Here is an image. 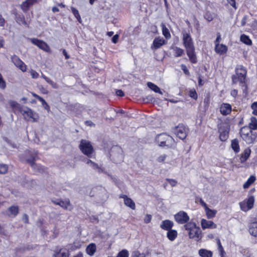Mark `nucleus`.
<instances>
[{
	"label": "nucleus",
	"instance_id": "nucleus-1",
	"mask_svg": "<svg viewBox=\"0 0 257 257\" xmlns=\"http://www.w3.org/2000/svg\"><path fill=\"white\" fill-rule=\"evenodd\" d=\"M182 35L183 44L186 49L189 61L192 64H196L197 63V57L191 36L189 33L186 32H183Z\"/></svg>",
	"mask_w": 257,
	"mask_h": 257
},
{
	"label": "nucleus",
	"instance_id": "nucleus-2",
	"mask_svg": "<svg viewBox=\"0 0 257 257\" xmlns=\"http://www.w3.org/2000/svg\"><path fill=\"white\" fill-rule=\"evenodd\" d=\"M247 71L246 68L241 65H238L235 69V74L231 76L232 83L235 84L238 82L242 87L246 90L247 86L246 83Z\"/></svg>",
	"mask_w": 257,
	"mask_h": 257
},
{
	"label": "nucleus",
	"instance_id": "nucleus-3",
	"mask_svg": "<svg viewBox=\"0 0 257 257\" xmlns=\"http://www.w3.org/2000/svg\"><path fill=\"white\" fill-rule=\"evenodd\" d=\"M155 142L160 147L172 148L175 147V140L172 137L166 133H161L156 136Z\"/></svg>",
	"mask_w": 257,
	"mask_h": 257
},
{
	"label": "nucleus",
	"instance_id": "nucleus-4",
	"mask_svg": "<svg viewBox=\"0 0 257 257\" xmlns=\"http://www.w3.org/2000/svg\"><path fill=\"white\" fill-rule=\"evenodd\" d=\"M239 135L242 140L248 145L254 143L257 138V133L251 130L247 125L240 129Z\"/></svg>",
	"mask_w": 257,
	"mask_h": 257
},
{
	"label": "nucleus",
	"instance_id": "nucleus-5",
	"mask_svg": "<svg viewBox=\"0 0 257 257\" xmlns=\"http://www.w3.org/2000/svg\"><path fill=\"white\" fill-rule=\"evenodd\" d=\"M184 228L188 231L190 238L195 239L197 241L201 239V230L200 228L197 226L195 222L190 221L184 225Z\"/></svg>",
	"mask_w": 257,
	"mask_h": 257
},
{
	"label": "nucleus",
	"instance_id": "nucleus-6",
	"mask_svg": "<svg viewBox=\"0 0 257 257\" xmlns=\"http://www.w3.org/2000/svg\"><path fill=\"white\" fill-rule=\"evenodd\" d=\"M29 157L27 159L26 161L32 168L35 173H43L45 172L46 168L44 166L36 164V161L38 159V152H30L29 151Z\"/></svg>",
	"mask_w": 257,
	"mask_h": 257
},
{
	"label": "nucleus",
	"instance_id": "nucleus-7",
	"mask_svg": "<svg viewBox=\"0 0 257 257\" xmlns=\"http://www.w3.org/2000/svg\"><path fill=\"white\" fill-rule=\"evenodd\" d=\"M79 149L81 153L88 158H91L94 153V149L91 143L85 139H82L79 145Z\"/></svg>",
	"mask_w": 257,
	"mask_h": 257
},
{
	"label": "nucleus",
	"instance_id": "nucleus-8",
	"mask_svg": "<svg viewBox=\"0 0 257 257\" xmlns=\"http://www.w3.org/2000/svg\"><path fill=\"white\" fill-rule=\"evenodd\" d=\"M20 113L23 115L24 119L27 121L36 122L39 119L38 113L28 107L24 106Z\"/></svg>",
	"mask_w": 257,
	"mask_h": 257
},
{
	"label": "nucleus",
	"instance_id": "nucleus-9",
	"mask_svg": "<svg viewBox=\"0 0 257 257\" xmlns=\"http://www.w3.org/2000/svg\"><path fill=\"white\" fill-rule=\"evenodd\" d=\"M218 132L219 134V139L222 142H225L229 138L230 132L229 125L225 122H221L218 124Z\"/></svg>",
	"mask_w": 257,
	"mask_h": 257
},
{
	"label": "nucleus",
	"instance_id": "nucleus-10",
	"mask_svg": "<svg viewBox=\"0 0 257 257\" xmlns=\"http://www.w3.org/2000/svg\"><path fill=\"white\" fill-rule=\"evenodd\" d=\"M188 129L183 124H179L173 128V133L179 139L184 140L187 136Z\"/></svg>",
	"mask_w": 257,
	"mask_h": 257
},
{
	"label": "nucleus",
	"instance_id": "nucleus-11",
	"mask_svg": "<svg viewBox=\"0 0 257 257\" xmlns=\"http://www.w3.org/2000/svg\"><path fill=\"white\" fill-rule=\"evenodd\" d=\"M254 197L253 195H249L248 198L239 203V206L242 211L247 212L252 209L254 203Z\"/></svg>",
	"mask_w": 257,
	"mask_h": 257
},
{
	"label": "nucleus",
	"instance_id": "nucleus-12",
	"mask_svg": "<svg viewBox=\"0 0 257 257\" xmlns=\"http://www.w3.org/2000/svg\"><path fill=\"white\" fill-rule=\"evenodd\" d=\"M174 219L178 224H186L189 222L190 217L186 212L180 211L174 215Z\"/></svg>",
	"mask_w": 257,
	"mask_h": 257
},
{
	"label": "nucleus",
	"instance_id": "nucleus-13",
	"mask_svg": "<svg viewBox=\"0 0 257 257\" xmlns=\"http://www.w3.org/2000/svg\"><path fill=\"white\" fill-rule=\"evenodd\" d=\"M70 251L65 247L57 246L53 250V257H69Z\"/></svg>",
	"mask_w": 257,
	"mask_h": 257
},
{
	"label": "nucleus",
	"instance_id": "nucleus-14",
	"mask_svg": "<svg viewBox=\"0 0 257 257\" xmlns=\"http://www.w3.org/2000/svg\"><path fill=\"white\" fill-rule=\"evenodd\" d=\"M11 60L14 64L22 72H25L27 70V65L17 55H14L11 57Z\"/></svg>",
	"mask_w": 257,
	"mask_h": 257
},
{
	"label": "nucleus",
	"instance_id": "nucleus-15",
	"mask_svg": "<svg viewBox=\"0 0 257 257\" xmlns=\"http://www.w3.org/2000/svg\"><path fill=\"white\" fill-rule=\"evenodd\" d=\"M31 42L40 49L46 52H49L50 51V48L48 45L42 40L36 38H33L31 39Z\"/></svg>",
	"mask_w": 257,
	"mask_h": 257
},
{
	"label": "nucleus",
	"instance_id": "nucleus-16",
	"mask_svg": "<svg viewBox=\"0 0 257 257\" xmlns=\"http://www.w3.org/2000/svg\"><path fill=\"white\" fill-rule=\"evenodd\" d=\"M119 198L123 199L124 204L132 209L135 210L136 209V204L135 202L127 195L121 194L119 196Z\"/></svg>",
	"mask_w": 257,
	"mask_h": 257
},
{
	"label": "nucleus",
	"instance_id": "nucleus-17",
	"mask_svg": "<svg viewBox=\"0 0 257 257\" xmlns=\"http://www.w3.org/2000/svg\"><path fill=\"white\" fill-rule=\"evenodd\" d=\"M52 202L55 205L60 206L65 210L68 209V207L71 206L70 200L68 198L64 200L62 199L52 200Z\"/></svg>",
	"mask_w": 257,
	"mask_h": 257
},
{
	"label": "nucleus",
	"instance_id": "nucleus-18",
	"mask_svg": "<svg viewBox=\"0 0 257 257\" xmlns=\"http://www.w3.org/2000/svg\"><path fill=\"white\" fill-rule=\"evenodd\" d=\"M219 110L223 115L229 114L232 111L231 105L228 103H222L219 107Z\"/></svg>",
	"mask_w": 257,
	"mask_h": 257
},
{
	"label": "nucleus",
	"instance_id": "nucleus-19",
	"mask_svg": "<svg viewBox=\"0 0 257 257\" xmlns=\"http://www.w3.org/2000/svg\"><path fill=\"white\" fill-rule=\"evenodd\" d=\"M19 208L18 206L12 205L8 208L6 214L10 217L15 218L18 214Z\"/></svg>",
	"mask_w": 257,
	"mask_h": 257
},
{
	"label": "nucleus",
	"instance_id": "nucleus-20",
	"mask_svg": "<svg viewBox=\"0 0 257 257\" xmlns=\"http://www.w3.org/2000/svg\"><path fill=\"white\" fill-rule=\"evenodd\" d=\"M201 225L202 228L204 230L207 228L215 229L217 227V225L212 221L207 220L205 219H202L201 220Z\"/></svg>",
	"mask_w": 257,
	"mask_h": 257
},
{
	"label": "nucleus",
	"instance_id": "nucleus-21",
	"mask_svg": "<svg viewBox=\"0 0 257 257\" xmlns=\"http://www.w3.org/2000/svg\"><path fill=\"white\" fill-rule=\"evenodd\" d=\"M227 47L223 44H217L215 46V52L220 55H224L227 52Z\"/></svg>",
	"mask_w": 257,
	"mask_h": 257
},
{
	"label": "nucleus",
	"instance_id": "nucleus-22",
	"mask_svg": "<svg viewBox=\"0 0 257 257\" xmlns=\"http://www.w3.org/2000/svg\"><path fill=\"white\" fill-rule=\"evenodd\" d=\"M174 226V223L172 221L166 219L162 221L160 224V227L161 229L164 230L168 231L172 229V227Z\"/></svg>",
	"mask_w": 257,
	"mask_h": 257
},
{
	"label": "nucleus",
	"instance_id": "nucleus-23",
	"mask_svg": "<svg viewBox=\"0 0 257 257\" xmlns=\"http://www.w3.org/2000/svg\"><path fill=\"white\" fill-rule=\"evenodd\" d=\"M248 231L252 236L257 238V221H253L249 224Z\"/></svg>",
	"mask_w": 257,
	"mask_h": 257
},
{
	"label": "nucleus",
	"instance_id": "nucleus-24",
	"mask_svg": "<svg viewBox=\"0 0 257 257\" xmlns=\"http://www.w3.org/2000/svg\"><path fill=\"white\" fill-rule=\"evenodd\" d=\"M250 153H251V150L249 148L245 149L243 151L242 153H241L240 154V158H239L240 162L243 163H244L245 162H246L247 161V160L248 159V158L249 157V156L250 155Z\"/></svg>",
	"mask_w": 257,
	"mask_h": 257
},
{
	"label": "nucleus",
	"instance_id": "nucleus-25",
	"mask_svg": "<svg viewBox=\"0 0 257 257\" xmlns=\"http://www.w3.org/2000/svg\"><path fill=\"white\" fill-rule=\"evenodd\" d=\"M32 95L37 99L40 102H41V104L42 106L44 107V108L47 110L48 112L50 111V107L49 105V104L47 103V102L45 100V99L42 98V97L40 96L38 94L35 93H32Z\"/></svg>",
	"mask_w": 257,
	"mask_h": 257
},
{
	"label": "nucleus",
	"instance_id": "nucleus-26",
	"mask_svg": "<svg viewBox=\"0 0 257 257\" xmlns=\"http://www.w3.org/2000/svg\"><path fill=\"white\" fill-rule=\"evenodd\" d=\"M9 104L11 106V107L13 109L14 112L15 113H16V111H18L19 112H21V110H22L23 108L24 107L23 106H22L21 104L18 103L17 102L15 101L11 100L9 102Z\"/></svg>",
	"mask_w": 257,
	"mask_h": 257
},
{
	"label": "nucleus",
	"instance_id": "nucleus-27",
	"mask_svg": "<svg viewBox=\"0 0 257 257\" xmlns=\"http://www.w3.org/2000/svg\"><path fill=\"white\" fill-rule=\"evenodd\" d=\"M165 44V40L163 39H161L159 37L156 38L153 43V46L155 49L160 48L162 46Z\"/></svg>",
	"mask_w": 257,
	"mask_h": 257
},
{
	"label": "nucleus",
	"instance_id": "nucleus-28",
	"mask_svg": "<svg viewBox=\"0 0 257 257\" xmlns=\"http://www.w3.org/2000/svg\"><path fill=\"white\" fill-rule=\"evenodd\" d=\"M178 236L177 231L175 229H170L167 231V237L171 241L175 240Z\"/></svg>",
	"mask_w": 257,
	"mask_h": 257
},
{
	"label": "nucleus",
	"instance_id": "nucleus-29",
	"mask_svg": "<svg viewBox=\"0 0 257 257\" xmlns=\"http://www.w3.org/2000/svg\"><path fill=\"white\" fill-rule=\"evenodd\" d=\"M96 251V246L94 243H90L86 248V253L90 256L94 255Z\"/></svg>",
	"mask_w": 257,
	"mask_h": 257
},
{
	"label": "nucleus",
	"instance_id": "nucleus-30",
	"mask_svg": "<svg viewBox=\"0 0 257 257\" xmlns=\"http://www.w3.org/2000/svg\"><path fill=\"white\" fill-rule=\"evenodd\" d=\"M231 147L235 153H238L240 151V147L239 141L237 139H234L231 141Z\"/></svg>",
	"mask_w": 257,
	"mask_h": 257
},
{
	"label": "nucleus",
	"instance_id": "nucleus-31",
	"mask_svg": "<svg viewBox=\"0 0 257 257\" xmlns=\"http://www.w3.org/2000/svg\"><path fill=\"white\" fill-rule=\"evenodd\" d=\"M198 253L201 257H212L213 252L209 250L202 248L199 250Z\"/></svg>",
	"mask_w": 257,
	"mask_h": 257
},
{
	"label": "nucleus",
	"instance_id": "nucleus-32",
	"mask_svg": "<svg viewBox=\"0 0 257 257\" xmlns=\"http://www.w3.org/2000/svg\"><path fill=\"white\" fill-rule=\"evenodd\" d=\"M36 0H26L25 2H23L21 5V8L23 11H27L30 7L32 6L35 2Z\"/></svg>",
	"mask_w": 257,
	"mask_h": 257
},
{
	"label": "nucleus",
	"instance_id": "nucleus-33",
	"mask_svg": "<svg viewBox=\"0 0 257 257\" xmlns=\"http://www.w3.org/2000/svg\"><path fill=\"white\" fill-rule=\"evenodd\" d=\"M210 94L207 93L205 95L203 100V107L204 109L206 110L208 109L210 103Z\"/></svg>",
	"mask_w": 257,
	"mask_h": 257
},
{
	"label": "nucleus",
	"instance_id": "nucleus-34",
	"mask_svg": "<svg viewBox=\"0 0 257 257\" xmlns=\"http://www.w3.org/2000/svg\"><path fill=\"white\" fill-rule=\"evenodd\" d=\"M240 40L242 43H244L245 45L248 46L252 45V41L251 39L249 38V36L245 34H242L240 36Z\"/></svg>",
	"mask_w": 257,
	"mask_h": 257
},
{
	"label": "nucleus",
	"instance_id": "nucleus-35",
	"mask_svg": "<svg viewBox=\"0 0 257 257\" xmlns=\"http://www.w3.org/2000/svg\"><path fill=\"white\" fill-rule=\"evenodd\" d=\"M255 177L251 175L243 185V188L246 189L249 188V187L255 182Z\"/></svg>",
	"mask_w": 257,
	"mask_h": 257
},
{
	"label": "nucleus",
	"instance_id": "nucleus-36",
	"mask_svg": "<svg viewBox=\"0 0 257 257\" xmlns=\"http://www.w3.org/2000/svg\"><path fill=\"white\" fill-rule=\"evenodd\" d=\"M250 122L249 123L248 126L251 130H257V118L254 116H252L250 118Z\"/></svg>",
	"mask_w": 257,
	"mask_h": 257
},
{
	"label": "nucleus",
	"instance_id": "nucleus-37",
	"mask_svg": "<svg viewBox=\"0 0 257 257\" xmlns=\"http://www.w3.org/2000/svg\"><path fill=\"white\" fill-rule=\"evenodd\" d=\"M147 85L154 92L162 94V92L161 91L160 88L157 85L151 82H148Z\"/></svg>",
	"mask_w": 257,
	"mask_h": 257
},
{
	"label": "nucleus",
	"instance_id": "nucleus-38",
	"mask_svg": "<svg viewBox=\"0 0 257 257\" xmlns=\"http://www.w3.org/2000/svg\"><path fill=\"white\" fill-rule=\"evenodd\" d=\"M206 215L208 219H211L214 218L217 213V210H212L209 208H207L205 210Z\"/></svg>",
	"mask_w": 257,
	"mask_h": 257
},
{
	"label": "nucleus",
	"instance_id": "nucleus-39",
	"mask_svg": "<svg viewBox=\"0 0 257 257\" xmlns=\"http://www.w3.org/2000/svg\"><path fill=\"white\" fill-rule=\"evenodd\" d=\"M174 56L175 57H179L182 56L184 54V51L182 48L178 47H175L173 48Z\"/></svg>",
	"mask_w": 257,
	"mask_h": 257
},
{
	"label": "nucleus",
	"instance_id": "nucleus-40",
	"mask_svg": "<svg viewBox=\"0 0 257 257\" xmlns=\"http://www.w3.org/2000/svg\"><path fill=\"white\" fill-rule=\"evenodd\" d=\"M162 33L166 39L171 38V34L168 29L164 24L162 25Z\"/></svg>",
	"mask_w": 257,
	"mask_h": 257
},
{
	"label": "nucleus",
	"instance_id": "nucleus-41",
	"mask_svg": "<svg viewBox=\"0 0 257 257\" xmlns=\"http://www.w3.org/2000/svg\"><path fill=\"white\" fill-rule=\"evenodd\" d=\"M188 95L191 98L194 99L195 100H196L198 98L197 93L194 88H192L189 90Z\"/></svg>",
	"mask_w": 257,
	"mask_h": 257
},
{
	"label": "nucleus",
	"instance_id": "nucleus-42",
	"mask_svg": "<svg viewBox=\"0 0 257 257\" xmlns=\"http://www.w3.org/2000/svg\"><path fill=\"white\" fill-rule=\"evenodd\" d=\"M8 166L4 164H0V174H5L8 172Z\"/></svg>",
	"mask_w": 257,
	"mask_h": 257
},
{
	"label": "nucleus",
	"instance_id": "nucleus-43",
	"mask_svg": "<svg viewBox=\"0 0 257 257\" xmlns=\"http://www.w3.org/2000/svg\"><path fill=\"white\" fill-rule=\"evenodd\" d=\"M128 251L126 249H122L118 253L116 257H128Z\"/></svg>",
	"mask_w": 257,
	"mask_h": 257
},
{
	"label": "nucleus",
	"instance_id": "nucleus-44",
	"mask_svg": "<svg viewBox=\"0 0 257 257\" xmlns=\"http://www.w3.org/2000/svg\"><path fill=\"white\" fill-rule=\"evenodd\" d=\"M250 107L252 110V114L257 116V101H254L252 103Z\"/></svg>",
	"mask_w": 257,
	"mask_h": 257
},
{
	"label": "nucleus",
	"instance_id": "nucleus-45",
	"mask_svg": "<svg viewBox=\"0 0 257 257\" xmlns=\"http://www.w3.org/2000/svg\"><path fill=\"white\" fill-rule=\"evenodd\" d=\"M6 86V82L4 79L2 74L0 73V88L2 89H5Z\"/></svg>",
	"mask_w": 257,
	"mask_h": 257
},
{
	"label": "nucleus",
	"instance_id": "nucleus-46",
	"mask_svg": "<svg viewBox=\"0 0 257 257\" xmlns=\"http://www.w3.org/2000/svg\"><path fill=\"white\" fill-rule=\"evenodd\" d=\"M181 68L186 75L188 76L190 75V72L185 64H181Z\"/></svg>",
	"mask_w": 257,
	"mask_h": 257
},
{
	"label": "nucleus",
	"instance_id": "nucleus-47",
	"mask_svg": "<svg viewBox=\"0 0 257 257\" xmlns=\"http://www.w3.org/2000/svg\"><path fill=\"white\" fill-rule=\"evenodd\" d=\"M167 157V156L165 154L161 155L157 158V161L159 163H164L165 162V161Z\"/></svg>",
	"mask_w": 257,
	"mask_h": 257
},
{
	"label": "nucleus",
	"instance_id": "nucleus-48",
	"mask_svg": "<svg viewBox=\"0 0 257 257\" xmlns=\"http://www.w3.org/2000/svg\"><path fill=\"white\" fill-rule=\"evenodd\" d=\"M166 180L169 183L172 187L176 186L178 183L175 179L167 178Z\"/></svg>",
	"mask_w": 257,
	"mask_h": 257
},
{
	"label": "nucleus",
	"instance_id": "nucleus-49",
	"mask_svg": "<svg viewBox=\"0 0 257 257\" xmlns=\"http://www.w3.org/2000/svg\"><path fill=\"white\" fill-rule=\"evenodd\" d=\"M30 74L32 77L34 79H36L38 78L39 76V74L37 72L32 69L30 71Z\"/></svg>",
	"mask_w": 257,
	"mask_h": 257
},
{
	"label": "nucleus",
	"instance_id": "nucleus-50",
	"mask_svg": "<svg viewBox=\"0 0 257 257\" xmlns=\"http://www.w3.org/2000/svg\"><path fill=\"white\" fill-rule=\"evenodd\" d=\"M152 219V215L150 214H147L144 218V222L146 223H149L151 222Z\"/></svg>",
	"mask_w": 257,
	"mask_h": 257
},
{
	"label": "nucleus",
	"instance_id": "nucleus-51",
	"mask_svg": "<svg viewBox=\"0 0 257 257\" xmlns=\"http://www.w3.org/2000/svg\"><path fill=\"white\" fill-rule=\"evenodd\" d=\"M47 83L51 85L53 88L56 89L58 87L57 84L51 79H50Z\"/></svg>",
	"mask_w": 257,
	"mask_h": 257
},
{
	"label": "nucleus",
	"instance_id": "nucleus-52",
	"mask_svg": "<svg viewBox=\"0 0 257 257\" xmlns=\"http://www.w3.org/2000/svg\"><path fill=\"white\" fill-rule=\"evenodd\" d=\"M23 220L26 224L29 223V216L27 214H24L23 216Z\"/></svg>",
	"mask_w": 257,
	"mask_h": 257
},
{
	"label": "nucleus",
	"instance_id": "nucleus-53",
	"mask_svg": "<svg viewBox=\"0 0 257 257\" xmlns=\"http://www.w3.org/2000/svg\"><path fill=\"white\" fill-rule=\"evenodd\" d=\"M118 38H119V35L117 34H115L112 38V39H111L112 42L114 44L117 43L118 42Z\"/></svg>",
	"mask_w": 257,
	"mask_h": 257
},
{
	"label": "nucleus",
	"instance_id": "nucleus-54",
	"mask_svg": "<svg viewBox=\"0 0 257 257\" xmlns=\"http://www.w3.org/2000/svg\"><path fill=\"white\" fill-rule=\"evenodd\" d=\"M251 27L252 30L257 32V21H254L252 22Z\"/></svg>",
	"mask_w": 257,
	"mask_h": 257
},
{
	"label": "nucleus",
	"instance_id": "nucleus-55",
	"mask_svg": "<svg viewBox=\"0 0 257 257\" xmlns=\"http://www.w3.org/2000/svg\"><path fill=\"white\" fill-rule=\"evenodd\" d=\"M198 86L199 87L202 86L204 84V81H203V80L202 79L201 76H199V77H198Z\"/></svg>",
	"mask_w": 257,
	"mask_h": 257
},
{
	"label": "nucleus",
	"instance_id": "nucleus-56",
	"mask_svg": "<svg viewBox=\"0 0 257 257\" xmlns=\"http://www.w3.org/2000/svg\"><path fill=\"white\" fill-rule=\"evenodd\" d=\"M116 94L117 96H123L124 95V93L121 89L116 90Z\"/></svg>",
	"mask_w": 257,
	"mask_h": 257
},
{
	"label": "nucleus",
	"instance_id": "nucleus-57",
	"mask_svg": "<svg viewBox=\"0 0 257 257\" xmlns=\"http://www.w3.org/2000/svg\"><path fill=\"white\" fill-rule=\"evenodd\" d=\"M221 40V35L220 34L218 33L217 34V37H216V39L215 41V45H217V44H219V42Z\"/></svg>",
	"mask_w": 257,
	"mask_h": 257
},
{
	"label": "nucleus",
	"instance_id": "nucleus-58",
	"mask_svg": "<svg viewBox=\"0 0 257 257\" xmlns=\"http://www.w3.org/2000/svg\"><path fill=\"white\" fill-rule=\"evenodd\" d=\"M231 95L234 97H236L238 94V91L237 89H233L231 91Z\"/></svg>",
	"mask_w": 257,
	"mask_h": 257
},
{
	"label": "nucleus",
	"instance_id": "nucleus-59",
	"mask_svg": "<svg viewBox=\"0 0 257 257\" xmlns=\"http://www.w3.org/2000/svg\"><path fill=\"white\" fill-rule=\"evenodd\" d=\"M91 166L92 168L94 170H100V168L99 167L98 165L95 162L93 163L92 164H91Z\"/></svg>",
	"mask_w": 257,
	"mask_h": 257
},
{
	"label": "nucleus",
	"instance_id": "nucleus-60",
	"mask_svg": "<svg viewBox=\"0 0 257 257\" xmlns=\"http://www.w3.org/2000/svg\"><path fill=\"white\" fill-rule=\"evenodd\" d=\"M71 9H72V12L73 15H74V16H80L77 10H76V9H75L74 8H72Z\"/></svg>",
	"mask_w": 257,
	"mask_h": 257
},
{
	"label": "nucleus",
	"instance_id": "nucleus-61",
	"mask_svg": "<svg viewBox=\"0 0 257 257\" xmlns=\"http://www.w3.org/2000/svg\"><path fill=\"white\" fill-rule=\"evenodd\" d=\"M228 2L234 8L236 9L235 0H228Z\"/></svg>",
	"mask_w": 257,
	"mask_h": 257
},
{
	"label": "nucleus",
	"instance_id": "nucleus-62",
	"mask_svg": "<svg viewBox=\"0 0 257 257\" xmlns=\"http://www.w3.org/2000/svg\"><path fill=\"white\" fill-rule=\"evenodd\" d=\"M85 124L87 125V126H94L95 124L91 121H90V120H86L85 121Z\"/></svg>",
	"mask_w": 257,
	"mask_h": 257
},
{
	"label": "nucleus",
	"instance_id": "nucleus-63",
	"mask_svg": "<svg viewBox=\"0 0 257 257\" xmlns=\"http://www.w3.org/2000/svg\"><path fill=\"white\" fill-rule=\"evenodd\" d=\"M62 53L65 56L66 59H68L70 58L69 55L67 54L66 51L65 49H63Z\"/></svg>",
	"mask_w": 257,
	"mask_h": 257
},
{
	"label": "nucleus",
	"instance_id": "nucleus-64",
	"mask_svg": "<svg viewBox=\"0 0 257 257\" xmlns=\"http://www.w3.org/2000/svg\"><path fill=\"white\" fill-rule=\"evenodd\" d=\"M73 257H84L83 254L82 252L79 251L76 255H74Z\"/></svg>",
	"mask_w": 257,
	"mask_h": 257
}]
</instances>
